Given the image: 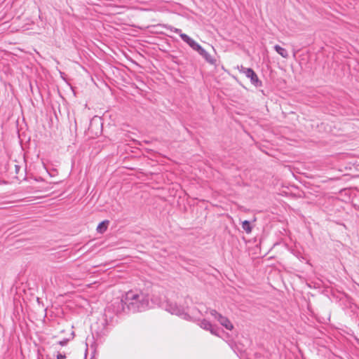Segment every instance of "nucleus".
<instances>
[{
  "mask_svg": "<svg viewBox=\"0 0 359 359\" xmlns=\"http://www.w3.org/2000/svg\"><path fill=\"white\" fill-rule=\"evenodd\" d=\"M238 69L240 73L245 74L246 77L250 79V82L252 85L256 87H260L262 86V81L259 79L257 74L252 68H247L241 65L238 67Z\"/></svg>",
  "mask_w": 359,
  "mask_h": 359,
  "instance_id": "nucleus-3",
  "label": "nucleus"
},
{
  "mask_svg": "<svg viewBox=\"0 0 359 359\" xmlns=\"http://www.w3.org/2000/svg\"><path fill=\"white\" fill-rule=\"evenodd\" d=\"M109 223V220H104L102 222H100L97 226V231L100 233H103L104 232H105L107 229Z\"/></svg>",
  "mask_w": 359,
  "mask_h": 359,
  "instance_id": "nucleus-8",
  "label": "nucleus"
},
{
  "mask_svg": "<svg viewBox=\"0 0 359 359\" xmlns=\"http://www.w3.org/2000/svg\"><path fill=\"white\" fill-rule=\"evenodd\" d=\"M68 342H69V339H62L61 341H58V344H60V346H66L68 344Z\"/></svg>",
  "mask_w": 359,
  "mask_h": 359,
  "instance_id": "nucleus-14",
  "label": "nucleus"
},
{
  "mask_svg": "<svg viewBox=\"0 0 359 359\" xmlns=\"http://www.w3.org/2000/svg\"><path fill=\"white\" fill-rule=\"evenodd\" d=\"M273 48H274L275 50L283 57H284V58L288 57L289 54H288L287 50L285 48L280 46L279 45H275Z\"/></svg>",
  "mask_w": 359,
  "mask_h": 359,
  "instance_id": "nucleus-7",
  "label": "nucleus"
},
{
  "mask_svg": "<svg viewBox=\"0 0 359 359\" xmlns=\"http://www.w3.org/2000/svg\"><path fill=\"white\" fill-rule=\"evenodd\" d=\"M199 325L201 328H203V330H208V331L211 329V327L212 326V325L210 323V322L205 319L202 320Z\"/></svg>",
  "mask_w": 359,
  "mask_h": 359,
  "instance_id": "nucleus-9",
  "label": "nucleus"
},
{
  "mask_svg": "<svg viewBox=\"0 0 359 359\" xmlns=\"http://www.w3.org/2000/svg\"><path fill=\"white\" fill-rule=\"evenodd\" d=\"M202 48L203 47L197 43V44H196V46L192 49L198 53L200 50H201Z\"/></svg>",
  "mask_w": 359,
  "mask_h": 359,
  "instance_id": "nucleus-15",
  "label": "nucleus"
},
{
  "mask_svg": "<svg viewBox=\"0 0 359 359\" xmlns=\"http://www.w3.org/2000/svg\"><path fill=\"white\" fill-rule=\"evenodd\" d=\"M242 228L247 233L252 232V226L248 220H245L242 222Z\"/></svg>",
  "mask_w": 359,
  "mask_h": 359,
  "instance_id": "nucleus-10",
  "label": "nucleus"
},
{
  "mask_svg": "<svg viewBox=\"0 0 359 359\" xmlns=\"http://www.w3.org/2000/svg\"><path fill=\"white\" fill-rule=\"evenodd\" d=\"M20 169V166L18 165H15V170H16V172H18V170Z\"/></svg>",
  "mask_w": 359,
  "mask_h": 359,
  "instance_id": "nucleus-17",
  "label": "nucleus"
},
{
  "mask_svg": "<svg viewBox=\"0 0 359 359\" xmlns=\"http://www.w3.org/2000/svg\"><path fill=\"white\" fill-rule=\"evenodd\" d=\"M181 39L183 41L187 43L191 48H193L196 46V44H197V42L188 35H181Z\"/></svg>",
  "mask_w": 359,
  "mask_h": 359,
  "instance_id": "nucleus-6",
  "label": "nucleus"
},
{
  "mask_svg": "<svg viewBox=\"0 0 359 359\" xmlns=\"http://www.w3.org/2000/svg\"><path fill=\"white\" fill-rule=\"evenodd\" d=\"M57 359H66V355H62L61 353H58L57 355Z\"/></svg>",
  "mask_w": 359,
  "mask_h": 359,
  "instance_id": "nucleus-16",
  "label": "nucleus"
},
{
  "mask_svg": "<svg viewBox=\"0 0 359 359\" xmlns=\"http://www.w3.org/2000/svg\"><path fill=\"white\" fill-rule=\"evenodd\" d=\"M165 309L172 314H175L179 316L183 317L184 319H189L190 316L189 314L184 312V308L178 306L175 302L167 301L164 305Z\"/></svg>",
  "mask_w": 359,
  "mask_h": 359,
  "instance_id": "nucleus-2",
  "label": "nucleus"
},
{
  "mask_svg": "<svg viewBox=\"0 0 359 359\" xmlns=\"http://www.w3.org/2000/svg\"><path fill=\"white\" fill-rule=\"evenodd\" d=\"M211 334L219 336V329L216 326H212L211 329L209 330Z\"/></svg>",
  "mask_w": 359,
  "mask_h": 359,
  "instance_id": "nucleus-11",
  "label": "nucleus"
},
{
  "mask_svg": "<svg viewBox=\"0 0 359 359\" xmlns=\"http://www.w3.org/2000/svg\"><path fill=\"white\" fill-rule=\"evenodd\" d=\"M217 320L226 329L229 330H233V325L226 317L223 316L222 315L219 316V318L217 319Z\"/></svg>",
  "mask_w": 359,
  "mask_h": 359,
  "instance_id": "nucleus-4",
  "label": "nucleus"
},
{
  "mask_svg": "<svg viewBox=\"0 0 359 359\" xmlns=\"http://www.w3.org/2000/svg\"><path fill=\"white\" fill-rule=\"evenodd\" d=\"M117 312H142L149 307V295L139 290H130L116 302Z\"/></svg>",
  "mask_w": 359,
  "mask_h": 359,
  "instance_id": "nucleus-1",
  "label": "nucleus"
},
{
  "mask_svg": "<svg viewBox=\"0 0 359 359\" xmlns=\"http://www.w3.org/2000/svg\"><path fill=\"white\" fill-rule=\"evenodd\" d=\"M170 29L172 32H175L176 34H178L180 37H181V35H187L186 34L182 33V30L180 29L172 27H170Z\"/></svg>",
  "mask_w": 359,
  "mask_h": 359,
  "instance_id": "nucleus-12",
  "label": "nucleus"
},
{
  "mask_svg": "<svg viewBox=\"0 0 359 359\" xmlns=\"http://www.w3.org/2000/svg\"><path fill=\"white\" fill-rule=\"evenodd\" d=\"M210 313L212 316L215 317V319L219 318V316H221L222 314L219 313L216 310L212 309L210 311Z\"/></svg>",
  "mask_w": 359,
  "mask_h": 359,
  "instance_id": "nucleus-13",
  "label": "nucleus"
},
{
  "mask_svg": "<svg viewBox=\"0 0 359 359\" xmlns=\"http://www.w3.org/2000/svg\"><path fill=\"white\" fill-rule=\"evenodd\" d=\"M198 53L201 55L208 63L210 65H215L216 63V60L212 55H210L203 48Z\"/></svg>",
  "mask_w": 359,
  "mask_h": 359,
  "instance_id": "nucleus-5",
  "label": "nucleus"
}]
</instances>
